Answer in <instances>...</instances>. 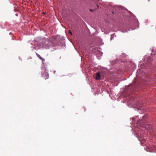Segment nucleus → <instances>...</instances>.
Listing matches in <instances>:
<instances>
[{"instance_id":"obj_9","label":"nucleus","mask_w":156,"mask_h":156,"mask_svg":"<svg viewBox=\"0 0 156 156\" xmlns=\"http://www.w3.org/2000/svg\"><path fill=\"white\" fill-rule=\"evenodd\" d=\"M112 12L113 14H114V12Z\"/></svg>"},{"instance_id":"obj_11","label":"nucleus","mask_w":156,"mask_h":156,"mask_svg":"<svg viewBox=\"0 0 156 156\" xmlns=\"http://www.w3.org/2000/svg\"><path fill=\"white\" fill-rule=\"evenodd\" d=\"M148 0V1L149 2L150 0Z\"/></svg>"},{"instance_id":"obj_8","label":"nucleus","mask_w":156,"mask_h":156,"mask_svg":"<svg viewBox=\"0 0 156 156\" xmlns=\"http://www.w3.org/2000/svg\"><path fill=\"white\" fill-rule=\"evenodd\" d=\"M96 80H99V79H98V78H97V79H95Z\"/></svg>"},{"instance_id":"obj_10","label":"nucleus","mask_w":156,"mask_h":156,"mask_svg":"<svg viewBox=\"0 0 156 156\" xmlns=\"http://www.w3.org/2000/svg\"><path fill=\"white\" fill-rule=\"evenodd\" d=\"M97 6L98 7V5H97Z\"/></svg>"},{"instance_id":"obj_4","label":"nucleus","mask_w":156,"mask_h":156,"mask_svg":"<svg viewBox=\"0 0 156 156\" xmlns=\"http://www.w3.org/2000/svg\"><path fill=\"white\" fill-rule=\"evenodd\" d=\"M36 55L39 58L41 59V60H43V58H42L39 55H38L37 53H36Z\"/></svg>"},{"instance_id":"obj_2","label":"nucleus","mask_w":156,"mask_h":156,"mask_svg":"<svg viewBox=\"0 0 156 156\" xmlns=\"http://www.w3.org/2000/svg\"><path fill=\"white\" fill-rule=\"evenodd\" d=\"M96 76L95 78H100L101 77L100 73V72H98L96 74Z\"/></svg>"},{"instance_id":"obj_3","label":"nucleus","mask_w":156,"mask_h":156,"mask_svg":"<svg viewBox=\"0 0 156 156\" xmlns=\"http://www.w3.org/2000/svg\"><path fill=\"white\" fill-rule=\"evenodd\" d=\"M42 76L43 77H46V78H48V74L47 72H45V74H42Z\"/></svg>"},{"instance_id":"obj_5","label":"nucleus","mask_w":156,"mask_h":156,"mask_svg":"<svg viewBox=\"0 0 156 156\" xmlns=\"http://www.w3.org/2000/svg\"><path fill=\"white\" fill-rule=\"evenodd\" d=\"M69 33L71 35H72V33L70 30H69Z\"/></svg>"},{"instance_id":"obj_1","label":"nucleus","mask_w":156,"mask_h":156,"mask_svg":"<svg viewBox=\"0 0 156 156\" xmlns=\"http://www.w3.org/2000/svg\"><path fill=\"white\" fill-rule=\"evenodd\" d=\"M137 73L141 76H144L146 75V73L143 69H139L137 71Z\"/></svg>"},{"instance_id":"obj_7","label":"nucleus","mask_w":156,"mask_h":156,"mask_svg":"<svg viewBox=\"0 0 156 156\" xmlns=\"http://www.w3.org/2000/svg\"><path fill=\"white\" fill-rule=\"evenodd\" d=\"M90 11L91 12H92L93 11V10L91 9H90Z\"/></svg>"},{"instance_id":"obj_6","label":"nucleus","mask_w":156,"mask_h":156,"mask_svg":"<svg viewBox=\"0 0 156 156\" xmlns=\"http://www.w3.org/2000/svg\"><path fill=\"white\" fill-rule=\"evenodd\" d=\"M131 87H132V86L131 85V86H129V87L128 88H129V89L131 88Z\"/></svg>"}]
</instances>
